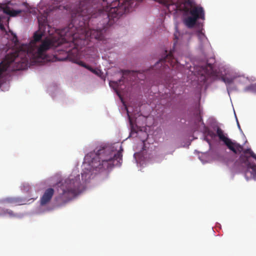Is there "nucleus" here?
I'll use <instances>...</instances> for the list:
<instances>
[{
  "label": "nucleus",
  "instance_id": "nucleus-20",
  "mask_svg": "<svg viewBox=\"0 0 256 256\" xmlns=\"http://www.w3.org/2000/svg\"><path fill=\"white\" fill-rule=\"evenodd\" d=\"M208 135L210 136L212 138H214L216 136L215 134L212 130H208Z\"/></svg>",
  "mask_w": 256,
  "mask_h": 256
},
{
  "label": "nucleus",
  "instance_id": "nucleus-17",
  "mask_svg": "<svg viewBox=\"0 0 256 256\" xmlns=\"http://www.w3.org/2000/svg\"><path fill=\"white\" fill-rule=\"evenodd\" d=\"M80 66L86 68L87 70H89L91 72H92V73H94L96 74H98V72L96 71V70L95 69H94L90 66L86 64H85L84 62H80Z\"/></svg>",
  "mask_w": 256,
  "mask_h": 256
},
{
  "label": "nucleus",
  "instance_id": "nucleus-10",
  "mask_svg": "<svg viewBox=\"0 0 256 256\" xmlns=\"http://www.w3.org/2000/svg\"><path fill=\"white\" fill-rule=\"evenodd\" d=\"M54 190L52 188H48L40 198V204L42 206L48 204L54 196Z\"/></svg>",
  "mask_w": 256,
  "mask_h": 256
},
{
  "label": "nucleus",
  "instance_id": "nucleus-9",
  "mask_svg": "<svg viewBox=\"0 0 256 256\" xmlns=\"http://www.w3.org/2000/svg\"><path fill=\"white\" fill-rule=\"evenodd\" d=\"M0 203L10 204L12 206H20L26 204V200L18 197H9L0 200Z\"/></svg>",
  "mask_w": 256,
  "mask_h": 256
},
{
  "label": "nucleus",
  "instance_id": "nucleus-21",
  "mask_svg": "<svg viewBox=\"0 0 256 256\" xmlns=\"http://www.w3.org/2000/svg\"><path fill=\"white\" fill-rule=\"evenodd\" d=\"M12 40L14 42V44L16 45L17 42H18V40L17 36L16 35H14V36L13 37Z\"/></svg>",
  "mask_w": 256,
  "mask_h": 256
},
{
  "label": "nucleus",
  "instance_id": "nucleus-22",
  "mask_svg": "<svg viewBox=\"0 0 256 256\" xmlns=\"http://www.w3.org/2000/svg\"><path fill=\"white\" fill-rule=\"evenodd\" d=\"M126 110H127V114H128V118H129L130 122L132 124V120H131L130 116V114H129V111H128V109Z\"/></svg>",
  "mask_w": 256,
  "mask_h": 256
},
{
  "label": "nucleus",
  "instance_id": "nucleus-5",
  "mask_svg": "<svg viewBox=\"0 0 256 256\" xmlns=\"http://www.w3.org/2000/svg\"><path fill=\"white\" fill-rule=\"evenodd\" d=\"M82 188L80 175L73 172L60 186L59 194L56 198V201L60 204L67 202L80 192Z\"/></svg>",
  "mask_w": 256,
  "mask_h": 256
},
{
  "label": "nucleus",
  "instance_id": "nucleus-13",
  "mask_svg": "<svg viewBox=\"0 0 256 256\" xmlns=\"http://www.w3.org/2000/svg\"><path fill=\"white\" fill-rule=\"evenodd\" d=\"M130 71L126 70L123 72V76L122 78L118 81H110L109 82L110 86L118 94L119 90V86L121 84V82H123L124 79V76L127 74H130Z\"/></svg>",
  "mask_w": 256,
  "mask_h": 256
},
{
  "label": "nucleus",
  "instance_id": "nucleus-4",
  "mask_svg": "<svg viewBox=\"0 0 256 256\" xmlns=\"http://www.w3.org/2000/svg\"><path fill=\"white\" fill-rule=\"evenodd\" d=\"M132 0H106V7L103 10L99 8L97 12L99 20L104 18L103 26L112 25L115 20L118 19L126 12L128 6L132 3Z\"/></svg>",
  "mask_w": 256,
  "mask_h": 256
},
{
  "label": "nucleus",
  "instance_id": "nucleus-6",
  "mask_svg": "<svg viewBox=\"0 0 256 256\" xmlns=\"http://www.w3.org/2000/svg\"><path fill=\"white\" fill-rule=\"evenodd\" d=\"M184 10L190 13L192 16L197 20L204 19V12L203 8L195 6L194 2L191 0H186L184 2Z\"/></svg>",
  "mask_w": 256,
  "mask_h": 256
},
{
  "label": "nucleus",
  "instance_id": "nucleus-18",
  "mask_svg": "<svg viewBox=\"0 0 256 256\" xmlns=\"http://www.w3.org/2000/svg\"><path fill=\"white\" fill-rule=\"evenodd\" d=\"M222 80L226 84H232L234 80V78L232 77L222 76Z\"/></svg>",
  "mask_w": 256,
  "mask_h": 256
},
{
  "label": "nucleus",
  "instance_id": "nucleus-3",
  "mask_svg": "<svg viewBox=\"0 0 256 256\" xmlns=\"http://www.w3.org/2000/svg\"><path fill=\"white\" fill-rule=\"evenodd\" d=\"M216 135L219 139L223 142L225 145L234 154H240L243 152L240 158L246 165L247 168L245 172V177L247 180H256V154L250 149L244 150L243 146L240 144L232 142L230 138L226 136L224 131L220 128H216Z\"/></svg>",
  "mask_w": 256,
  "mask_h": 256
},
{
  "label": "nucleus",
  "instance_id": "nucleus-2",
  "mask_svg": "<svg viewBox=\"0 0 256 256\" xmlns=\"http://www.w3.org/2000/svg\"><path fill=\"white\" fill-rule=\"evenodd\" d=\"M123 148L120 146L117 152H114V147L100 146L97 147L85 156L88 168L82 172V180L86 182L92 174V170H102L112 168L114 166H120L122 161Z\"/></svg>",
  "mask_w": 256,
  "mask_h": 256
},
{
  "label": "nucleus",
  "instance_id": "nucleus-23",
  "mask_svg": "<svg viewBox=\"0 0 256 256\" xmlns=\"http://www.w3.org/2000/svg\"><path fill=\"white\" fill-rule=\"evenodd\" d=\"M2 208L0 207V216H2Z\"/></svg>",
  "mask_w": 256,
  "mask_h": 256
},
{
  "label": "nucleus",
  "instance_id": "nucleus-25",
  "mask_svg": "<svg viewBox=\"0 0 256 256\" xmlns=\"http://www.w3.org/2000/svg\"><path fill=\"white\" fill-rule=\"evenodd\" d=\"M0 17H6V16H0Z\"/></svg>",
  "mask_w": 256,
  "mask_h": 256
},
{
  "label": "nucleus",
  "instance_id": "nucleus-8",
  "mask_svg": "<svg viewBox=\"0 0 256 256\" xmlns=\"http://www.w3.org/2000/svg\"><path fill=\"white\" fill-rule=\"evenodd\" d=\"M66 56L64 58H59L58 60H69L74 63H76L80 66V62H82L80 60V54L78 48H74L71 50H69L68 52L66 53Z\"/></svg>",
  "mask_w": 256,
  "mask_h": 256
},
{
  "label": "nucleus",
  "instance_id": "nucleus-19",
  "mask_svg": "<svg viewBox=\"0 0 256 256\" xmlns=\"http://www.w3.org/2000/svg\"><path fill=\"white\" fill-rule=\"evenodd\" d=\"M198 36L200 40L202 41L206 40V38L204 34L200 31H198Z\"/></svg>",
  "mask_w": 256,
  "mask_h": 256
},
{
  "label": "nucleus",
  "instance_id": "nucleus-1",
  "mask_svg": "<svg viewBox=\"0 0 256 256\" xmlns=\"http://www.w3.org/2000/svg\"><path fill=\"white\" fill-rule=\"evenodd\" d=\"M97 0L80 2L78 8L72 12V22L68 26L58 33V38L45 36L46 30L40 28L34 34L28 44H22L14 52L8 54L0 63V79L6 72L20 70L28 68V62L32 64L50 60L46 54L51 48L62 43L72 42L75 46L88 44L90 39L102 40L105 26L94 29L90 28V22L94 18L100 22L97 10L90 6V2Z\"/></svg>",
  "mask_w": 256,
  "mask_h": 256
},
{
  "label": "nucleus",
  "instance_id": "nucleus-12",
  "mask_svg": "<svg viewBox=\"0 0 256 256\" xmlns=\"http://www.w3.org/2000/svg\"><path fill=\"white\" fill-rule=\"evenodd\" d=\"M0 9L4 14L9 15L10 16H16L22 12V10H14L12 9L10 6H0Z\"/></svg>",
  "mask_w": 256,
  "mask_h": 256
},
{
  "label": "nucleus",
  "instance_id": "nucleus-7",
  "mask_svg": "<svg viewBox=\"0 0 256 256\" xmlns=\"http://www.w3.org/2000/svg\"><path fill=\"white\" fill-rule=\"evenodd\" d=\"M178 65V60L174 57L172 52H170L164 58L160 59L156 62L155 67L157 68L160 66H162V70H164L166 69V68H170V67L174 68L175 67L176 68Z\"/></svg>",
  "mask_w": 256,
  "mask_h": 256
},
{
  "label": "nucleus",
  "instance_id": "nucleus-11",
  "mask_svg": "<svg viewBox=\"0 0 256 256\" xmlns=\"http://www.w3.org/2000/svg\"><path fill=\"white\" fill-rule=\"evenodd\" d=\"M38 19L39 28L45 30L48 29V32L50 35L49 30L50 26L48 24L47 16L46 15H41L38 17Z\"/></svg>",
  "mask_w": 256,
  "mask_h": 256
},
{
  "label": "nucleus",
  "instance_id": "nucleus-14",
  "mask_svg": "<svg viewBox=\"0 0 256 256\" xmlns=\"http://www.w3.org/2000/svg\"><path fill=\"white\" fill-rule=\"evenodd\" d=\"M198 20L192 16H188L184 20V23L188 28H193L196 24Z\"/></svg>",
  "mask_w": 256,
  "mask_h": 256
},
{
  "label": "nucleus",
  "instance_id": "nucleus-24",
  "mask_svg": "<svg viewBox=\"0 0 256 256\" xmlns=\"http://www.w3.org/2000/svg\"><path fill=\"white\" fill-rule=\"evenodd\" d=\"M237 124H238V128H240V124H239L238 120H237Z\"/></svg>",
  "mask_w": 256,
  "mask_h": 256
},
{
  "label": "nucleus",
  "instance_id": "nucleus-15",
  "mask_svg": "<svg viewBox=\"0 0 256 256\" xmlns=\"http://www.w3.org/2000/svg\"><path fill=\"white\" fill-rule=\"evenodd\" d=\"M8 216L10 218L17 216V214L14 212L12 210L8 208H2V216Z\"/></svg>",
  "mask_w": 256,
  "mask_h": 256
},
{
  "label": "nucleus",
  "instance_id": "nucleus-16",
  "mask_svg": "<svg viewBox=\"0 0 256 256\" xmlns=\"http://www.w3.org/2000/svg\"><path fill=\"white\" fill-rule=\"evenodd\" d=\"M9 18L6 17H0V29L2 31H5L6 29L4 28V24H8Z\"/></svg>",
  "mask_w": 256,
  "mask_h": 256
}]
</instances>
